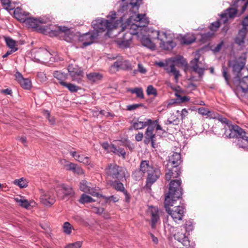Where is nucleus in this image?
Here are the masks:
<instances>
[{"label":"nucleus","mask_w":248,"mask_h":248,"mask_svg":"<svg viewBox=\"0 0 248 248\" xmlns=\"http://www.w3.org/2000/svg\"><path fill=\"white\" fill-rule=\"evenodd\" d=\"M223 45V42H221L220 43H219L214 49V51L217 52H219L221 48H222V46Z\"/></svg>","instance_id":"69168bd1"},{"label":"nucleus","mask_w":248,"mask_h":248,"mask_svg":"<svg viewBox=\"0 0 248 248\" xmlns=\"http://www.w3.org/2000/svg\"><path fill=\"white\" fill-rule=\"evenodd\" d=\"M143 104H142V103H140V104H132V105H130L127 106V107H126L127 108L126 109L128 110L131 111V110H135V109L138 108L139 107H143Z\"/></svg>","instance_id":"8fccbe9b"},{"label":"nucleus","mask_w":248,"mask_h":248,"mask_svg":"<svg viewBox=\"0 0 248 248\" xmlns=\"http://www.w3.org/2000/svg\"><path fill=\"white\" fill-rule=\"evenodd\" d=\"M79 188L84 192L87 193L93 196L96 197L100 196L98 192V189L95 187L92 186L91 184L86 180H82L80 182Z\"/></svg>","instance_id":"ddd939ff"},{"label":"nucleus","mask_w":248,"mask_h":248,"mask_svg":"<svg viewBox=\"0 0 248 248\" xmlns=\"http://www.w3.org/2000/svg\"><path fill=\"white\" fill-rule=\"evenodd\" d=\"M168 172L165 174V179L167 181L170 180L172 178H176L181 173L180 167H172V168H167Z\"/></svg>","instance_id":"4be33fe9"},{"label":"nucleus","mask_w":248,"mask_h":248,"mask_svg":"<svg viewBox=\"0 0 248 248\" xmlns=\"http://www.w3.org/2000/svg\"><path fill=\"white\" fill-rule=\"evenodd\" d=\"M14 200L19 206L27 209H30L31 206L33 207L35 204V203L33 202H29L27 200L21 198H15Z\"/></svg>","instance_id":"cd10ccee"},{"label":"nucleus","mask_w":248,"mask_h":248,"mask_svg":"<svg viewBox=\"0 0 248 248\" xmlns=\"http://www.w3.org/2000/svg\"><path fill=\"white\" fill-rule=\"evenodd\" d=\"M153 121L150 119H145L144 121H139V119L134 120L132 124V128L135 130L142 129L148 125H150L152 124Z\"/></svg>","instance_id":"5701e85b"},{"label":"nucleus","mask_w":248,"mask_h":248,"mask_svg":"<svg viewBox=\"0 0 248 248\" xmlns=\"http://www.w3.org/2000/svg\"><path fill=\"white\" fill-rule=\"evenodd\" d=\"M62 86L67 88L69 91L72 93L77 92L79 89L78 86L66 82Z\"/></svg>","instance_id":"79ce46f5"},{"label":"nucleus","mask_w":248,"mask_h":248,"mask_svg":"<svg viewBox=\"0 0 248 248\" xmlns=\"http://www.w3.org/2000/svg\"><path fill=\"white\" fill-rule=\"evenodd\" d=\"M186 65L187 63L184 58L181 56H177L169 60L165 66V70L169 75L174 77L176 82H178L179 78L181 76L179 71L176 67L179 65Z\"/></svg>","instance_id":"20e7f679"},{"label":"nucleus","mask_w":248,"mask_h":248,"mask_svg":"<svg viewBox=\"0 0 248 248\" xmlns=\"http://www.w3.org/2000/svg\"><path fill=\"white\" fill-rule=\"evenodd\" d=\"M181 184L182 181L180 179L170 181L169 184V192L165 199L167 204H170V201H177L181 197L183 194Z\"/></svg>","instance_id":"39448f33"},{"label":"nucleus","mask_w":248,"mask_h":248,"mask_svg":"<svg viewBox=\"0 0 248 248\" xmlns=\"http://www.w3.org/2000/svg\"><path fill=\"white\" fill-rule=\"evenodd\" d=\"M176 96L177 97V99L179 100L180 102H185L189 100L188 97L186 96H181L177 93L176 94Z\"/></svg>","instance_id":"13d9d810"},{"label":"nucleus","mask_w":248,"mask_h":248,"mask_svg":"<svg viewBox=\"0 0 248 248\" xmlns=\"http://www.w3.org/2000/svg\"><path fill=\"white\" fill-rule=\"evenodd\" d=\"M196 38L193 35L187 34L184 36L181 39V44L189 45L195 41Z\"/></svg>","instance_id":"72a5a7b5"},{"label":"nucleus","mask_w":248,"mask_h":248,"mask_svg":"<svg viewBox=\"0 0 248 248\" xmlns=\"http://www.w3.org/2000/svg\"><path fill=\"white\" fill-rule=\"evenodd\" d=\"M132 67L130 62L127 60H122V62L121 64V69L123 70H131Z\"/></svg>","instance_id":"49530a36"},{"label":"nucleus","mask_w":248,"mask_h":248,"mask_svg":"<svg viewBox=\"0 0 248 248\" xmlns=\"http://www.w3.org/2000/svg\"><path fill=\"white\" fill-rule=\"evenodd\" d=\"M102 147L106 150L111 152V145H109L108 142H104L102 144Z\"/></svg>","instance_id":"680f3d73"},{"label":"nucleus","mask_w":248,"mask_h":248,"mask_svg":"<svg viewBox=\"0 0 248 248\" xmlns=\"http://www.w3.org/2000/svg\"><path fill=\"white\" fill-rule=\"evenodd\" d=\"M245 38L237 36L235 39V43L239 45H242L244 43V39Z\"/></svg>","instance_id":"052dcab7"},{"label":"nucleus","mask_w":248,"mask_h":248,"mask_svg":"<svg viewBox=\"0 0 248 248\" xmlns=\"http://www.w3.org/2000/svg\"><path fill=\"white\" fill-rule=\"evenodd\" d=\"M234 146L238 148H242L246 151L248 150V136L245 131L242 136H239L233 142Z\"/></svg>","instance_id":"4468645a"},{"label":"nucleus","mask_w":248,"mask_h":248,"mask_svg":"<svg viewBox=\"0 0 248 248\" xmlns=\"http://www.w3.org/2000/svg\"><path fill=\"white\" fill-rule=\"evenodd\" d=\"M147 128L145 132V140L144 142L146 144H148L151 140H153V139H155V135L154 134V127L150 125H148Z\"/></svg>","instance_id":"c85d7f7f"},{"label":"nucleus","mask_w":248,"mask_h":248,"mask_svg":"<svg viewBox=\"0 0 248 248\" xmlns=\"http://www.w3.org/2000/svg\"><path fill=\"white\" fill-rule=\"evenodd\" d=\"M237 10L235 8H229L220 15L221 21L224 24L228 22L229 19H233L236 16Z\"/></svg>","instance_id":"aec40b11"},{"label":"nucleus","mask_w":248,"mask_h":248,"mask_svg":"<svg viewBox=\"0 0 248 248\" xmlns=\"http://www.w3.org/2000/svg\"><path fill=\"white\" fill-rule=\"evenodd\" d=\"M222 75H223V77H224V78L226 82V83L228 85H229V84L230 76L228 73L227 68L225 66H223V67H222Z\"/></svg>","instance_id":"de8ad7c7"},{"label":"nucleus","mask_w":248,"mask_h":248,"mask_svg":"<svg viewBox=\"0 0 248 248\" xmlns=\"http://www.w3.org/2000/svg\"><path fill=\"white\" fill-rule=\"evenodd\" d=\"M224 130L223 135L225 138L236 139L242 136L245 132L244 130L236 124H229L224 125Z\"/></svg>","instance_id":"1a4fd4ad"},{"label":"nucleus","mask_w":248,"mask_h":248,"mask_svg":"<svg viewBox=\"0 0 248 248\" xmlns=\"http://www.w3.org/2000/svg\"><path fill=\"white\" fill-rule=\"evenodd\" d=\"M161 174V171L158 168H155L151 173H148L145 186L150 189L151 186L159 178Z\"/></svg>","instance_id":"2eb2a0df"},{"label":"nucleus","mask_w":248,"mask_h":248,"mask_svg":"<svg viewBox=\"0 0 248 248\" xmlns=\"http://www.w3.org/2000/svg\"><path fill=\"white\" fill-rule=\"evenodd\" d=\"M63 232L65 233H66L67 234H70L71 233L72 226L69 222H65L63 224Z\"/></svg>","instance_id":"09e8293b"},{"label":"nucleus","mask_w":248,"mask_h":248,"mask_svg":"<svg viewBox=\"0 0 248 248\" xmlns=\"http://www.w3.org/2000/svg\"><path fill=\"white\" fill-rule=\"evenodd\" d=\"M238 82L242 90L245 92L248 90V76H246L240 79V78H234V82Z\"/></svg>","instance_id":"c756f323"},{"label":"nucleus","mask_w":248,"mask_h":248,"mask_svg":"<svg viewBox=\"0 0 248 248\" xmlns=\"http://www.w3.org/2000/svg\"><path fill=\"white\" fill-rule=\"evenodd\" d=\"M82 246V242L77 241L75 243L69 244L65 247V248H80Z\"/></svg>","instance_id":"3c124183"},{"label":"nucleus","mask_w":248,"mask_h":248,"mask_svg":"<svg viewBox=\"0 0 248 248\" xmlns=\"http://www.w3.org/2000/svg\"><path fill=\"white\" fill-rule=\"evenodd\" d=\"M174 238L179 242H181L183 246H187L189 245V241L185 231L181 230L175 235Z\"/></svg>","instance_id":"b1692460"},{"label":"nucleus","mask_w":248,"mask_h":248,"mask_svg":"<svg viewBox=\"0 0 248 248\" xmlns=\"http://www.w3.org/2000/svg\"><path fill=\"white\" fill-rule=\"evenodd\" d=\"M1 3L4 6V8L8 11L12 10L14 7L11 5L10 0H0Z\"/></svg>","instance_id":"a18cd8bd"},{"label":"nucleus","mask_w":248,"mask_h":248,"mask_svg":"<svg viewBox=\"0 0 248 248\" xmlns=\"http://www.w3.org/2000/svg\"><path fill=\"white\" fill-rule=\"evenodd\" d=\"M63 161L64 163H67V164L64 165V168L67 170H71L73 172L74 169H75L76 164L72 162H69L67 161L65 159H63Z\"/></svg>","instance_id":"37998d69"},{"label":"nucleus","mask_w":248,"mask_h":248,"mask_svg":"<svg viewBox=\"0 0 248 248\" xmlns=\"http://www.w3.org/2000/svg\"><path fill=\"white\" fill-rule=\"evenodd\" d=\"M55 78L59 80V83L63 86L66 83L65 81L67 79L68 76L66 74L59 71H55L53 73Z\"/></svg>","instance_id":"7c9ffc66"},{"label":"nucleus","mask_w":248,"mask_h":248,"mask_svg":"<svg viewBox=\"0 0 248 248\" xmlns=\"http://www.w3.org/2000/svg\"><path fill=\"white\" fill-rule=\"evenodd\" d=\"M5 41L7 46L11 49V50L17 49L16 42L10 37H5Z\"/></svg>","instance_id":"e433bc0d"},{"label":"nucleus","mask_w":248,"mask_h":248,"mask_svg":"<svg viewBox=\"0 0 248 248\" xmlns=\"http://www.w3.org/2000/svg\"><path fill=\"white\" fill-rule=\"evenodd\" d=\"M46 23V22L44 19H37L29 16L24 22L28 28L35 29L41 32L47 34L50 37L58 36L62 33H67L69 31V29L66 27L52 25L46 27L42 26L43 24Z\"/></svg>","instance_id":"f03ea898"},{"label":"nucleus","mask_w":248,"mask_h":248,"mask_svg":"<svg viewBox=\"0 0 248 248\" xmlns=\"http://www.w3.org/2000/svg\"><path fill=\"white\" fill-rule=\"evenodd\" d=\"M155 168L152 166L149 161L142 160L140 162V169L143 174L145 173L147 174L149 172L151 173V171H153Z\"/></svg>","instance_id":"bb28decb"},{"label":"nucleus","mask_w":248,"mask_h":248,"mask_svg":"<svg viewBox=\"0 0 248 248\" xmlns=\"http://www.w3.org/2000/svg\"><path fill=\"white\" fill-rule=\"evenodd\" d=\"M15 76L16 80L23 88L26 90H30L31 88V82L29 78H24L22 75L18 71L16 73Z\"/></svg>","instance_id":"6ab92c4d"},{"label":"nucleus","mask_w":248,"mask_h":248,"mask_svg":"<svg viewBox=\"0 0 248 248\" xmlns=\"http://www.w3.org/2000/svg\"><path fill=\"white\" fill-rule=\"evenodd\" d=\"M57 193L59 196L61 197L62 199L64 198L65 196H72L74 194L73 188L63 184L60 185L58 187Z\"/></svg>","instance_id":"a211bd4d"},{"label":"nucleus","mask_w":248,"mask_h":248,"mask_svg":"<svg viewBox=\"0 0 248 248\" xmlns=\"http://www.w3.org/2000/svg\"><path fill=\"white\" fill-rule=\"evenodd\" d=\"M70 154L71 155L75 158V159L85 165L90 166L93 167V165L91 164V161L90 157L88 156H84L83 155H79L77 152L75 151H70Z\"/></svg>","instance_id":"412c9836"},{"label":"nucleus","mask_w":248,"mask_h":248,"mask_svg":"<svg viewBox=\"0 0 248 248\" xmlns=\"http://www.w3.org/2000/svg\"><path fill=\"white\" fill-rule=\"evenodd\" d=\"M176 201H170V204H167L164 201V206L166 212L171 217L173 221L177 223L182 220L186 213V208L184 206L178 205L171 208L170 206H173L174 202Z\"/></svg>","instance_id":"0eeeda50"},{"label":"nucleus","mask_w":248,"mask_h":248,"mask_svg":"<svg viewBox=\"0 0 248 248\" xmlns=\"http://www.w3.org/2000/svg\"><path fill=\"white\" fill-rule=\"evenodd\" d=\"M184 228L185 229L186 232H189L191 231L193 229V226L191 222L188 221H186L185 225Z\"/></svg>","instance_id":"864d4df0"},{"label":"nucleus","mask_w":248,"mask_h":248,"mask_svg":"<svg viewBox=\"0 0 248 248\" xmlns=\"http://www.w3.org/2000/svg\"><path fill=\"white\" fill-rule=\"evenodd\" d=\"M41 202L46 206H50L55 202L53 193L49 191H42L40 196Z\"/></svg>","instance_id":"dca6fc26"},{"label":"nucleus","mask_w":248,"mask_h":248,"mask_svg":"<svg viewBox=\"0 0 248 248\" xmlns=\"http://www.w3.org/2000/svg\"><path fill=\"white\" fill-rule=\"evenodd\" d=\"M155 33L157 38L160 40V46L163 49L170 50L176 46V43L173 41V34L169 31H155Z\"/></svg>","instance_id":"423d86ee"},{"label":"nucleus","mask_w":248,"mask_h":248,"mask_svg":"<svg viewBox=\"0 0 248 248\" xmlns=\"http://www.w3.org/2000/svg\"><path fill=\"white\" fill-rule=\"evenodd\" d=\"M187 114H188L187 110L186 108L183 109L181 111V119L183 120V119H185V118L187 115Z\"/></svg>","instance_id":"338daca9"},{"label":"nucleus","mask_w":248,"mask_h":248,"mask_svg":"<svg viewBox=\"0 0 248 248\" xmlns=\"http://www.w3.org/2000/svg\"><path fill=\"white\" fill-rule=\"evenodd\" d=\"M29 13L23 11L19 7L15 9L14 15L15 17L20 22H24L29 16Z\"/></svg>","instance_id":"a878e982"},{"label":"nucleus","mask_w":248,"mask_h":248,"mask_svg":"<svg viewBox=\"0 0 248 248\" xmlns=\"http://www.w3.org/2000/svg\"><path fill=\"white\" fill-rule=\"evenodd\" d=\"M105 173L112 179H121L125 176L124 169L116 163L109 164L105 169Z\"/></svg>","instance_id":"6e6552de"},{"label":"nucleus","mask_w":248,"mask_h":248,"mask_svg":"<svg viewBox=\"0 0 248 248\" xmlns=\"http://www.w3.org/2000/svg\"><path fill=\"white\" fill-rule=\"evenodd\" d=\"M132 94H136V97L140 99H144V95L143 89L140 87H136L134 88H130L127 90Z\"/></svg>","instance_id":"2f4dec72"},{"label":"nucleus","mask_w":248,"mask_h":248,"mask_svg":"<svg viewBox=\"0 0 248 248\" xmlns=\"http://www.w3.org/2000/svg\"><path fill=\"white\" fill-rule=\"evenodd\" d=\"M245 65V61L241 57L229 62V66L232 68V72L235 76L234 78H241L242 76L241 71L244 68Z\"/></svg>","instance_id":"9d476101"},{"label":"nucleus","mask_w":248,"mask_h":248,"mask_svg":"<svg viewBox=\"0 0 248 248\" xmlns=\"http://www.w3.org/2000/svg\"><path fill=\"white\" fill-rule=\"evenodd\" d=\"M87 77L90 81L95 82L101 79L102 76L97 73H91L87 75Z\"/></svg>","instance_id":"c9c22d12"},{"label":"nucleus","mask_w":248,"mask_h":248,"mask_svg":"<svg viewBox=\"0 0 248 248\" xmlns=\"http://www.w3.org/2000/svg\"><path fill=\"white\" fill-rule=\"evenodd\" d=\"M92 26L94 29L92 33H87L83 36V38L87 41L83 43L84 46H86L93 43L97 37L99 32L104 31L107 30L108 31L117 28L115 24H113L112 22H109L108 20H106L103 18L97 19L94 20L92 23Z\"/></svg>","instance_id":"7ed1b4c3"},{"label":"nucleus","mask_w":248,"mask_h":248,"mask_svg":"<svg viewBox=\"0 0 248 248\" xmlns=\"http://www.w3.org/2000/svg\"><path fill=\"white\" fill-rule=\"evenodd\" d=\"M148 23L149 20L145 14H138L131 16L128 19L127 26L126 27L129 31L124 35L120 46L124 47H129L132 39V35H137L143 46L152 50L155 49V44L149 37L145 35L141 36L140 35V31H145L144 28Z\"/></svg>","instance_id":"f257e3e1"},{"label":"nucleus","mask_w":248,"mask_h":248,"mask_svg":"<svg viewBox=\"0 0 248 248\" xmlns=\"http://www.w3.org/2000/svg\"><path fill=\"white\" fill-rule=\"evenodd\" d=\"M143 175V174L141 173L140 169L139 170H135L132 176L136 180H140L142 176Z\"/></svg>","instance_id":"603ef678"},{"label":"nucleus","mask_w":248,"mask_h":248,"mask_svg":"<svg viewBox=\"0 0 248 248\" xmlns=\"http://www.w3.org/2000/svg\"><path fill=\"white\" fill-rule=\"evenodd\" d=\"M182 162L181 154L178 153H173L169 156L167 164V168H172V167H180V165Z\"/></svg>","instance_id":"f3484780"},{"label":"nucleus","mask_w":248,"mask_h":248,"mask_svg":"<svg viewBox=\"0 0 248 248\" xmlns=\"http://www.w3.org/2000/svg\"><path fill=\"white\" fill-rule=\"evenodd\" d=\"M104 211L103 208L94 207L93 212L97 214H101Z\"/></svg>","instance_id":"774afa93"},{"label":"nucleus","mask_w":248,"mask_h":248,"mask_svg":"<svg viewBox=\"0 0 248 248\" xmlns=\"http://www.w3.org/2000/svg\"><path fill=\"white\" fill-rule=\"evenodd\" d=\"M147 95H153L154 96H156L157 95V91L152 85H149L147 87L146 90Z\"/></svg>","instance_id":"c03bdc74"},{"label":"nucleus","mask_w":248,"mask_h":248,"mask_svg":"<svg viewBox=\"0 0 248 248\" xmlns=\"http://www.w3.org/2000/svg\"><path fill=\"white\" fill-rule=\"evenodd\" d=\"M247 31V29L246 28H242V29L239 31L237 36L245 38Z\"/></svg>","instance_id":"bf43d9fd"},{"label":"nucleus","mask_w":248,"mask_h":248,"mask_svg":"<svg viewBox=\"0 0 248 248\" xmlns=\"http://www.w3.org/2000/svg\"><path fill=\"white\" fill-rule=\"evenodd\" d=\"M111 152L119 156L121 155L123 158H125L126 153L122 148L119 147L117 148L114 144H111Z\"/></svg>","instance_id":"473e14b6"},{"label":"nucleus","mask_w":248,"mask_h":248,"mask_svg":"<svg viewBox=\"0 0 248 248\" xmlns=\"http://www.w3.org/2000/svg\"><path fill=\"white\" fill-rule=\"evenodd\" d=\"M68 71L73 81L78 83L81 81L84 75L81 68L79 67L78 65L71 64L68 67Z\"/></svg>","instance_id":"9b49d317"},{"label":"nucleus","mask_w":248,"mask_h":248,"mask_svg":"<svg viewBox=\"0 0 248 248\" xmlns=\"http://www.w3.org/2000/svg\"><path fill=\"white\" fill-rule=\"evenodd\" d=\"M198 112L202 116H207L211 118H213L211 115L212 112L205 108L202 107L199 108L198 110Z\"/></svg>","instance_id":"a19ab883"},{"label":"nucleus","mask_w":248,"mask_h":248,"mask_svg":"<svg viewBox=\"0 0 248 248\" xmlns=\"http://www.w3.org/2000/svg\"><path fill=\"white\" fill-rule=\"evenodd\" d=\"M95 201L90 196L82 194L79 200V202L81 203H89L94 202Z\"/></svg>","instance_id":"58836bf2"},{"label":"nucleus","mask_w":248,"mask_h":248,"mask_svg":"<svg viewBox=\"0 0 248 248\" xmlns=\"http://www.w3.org/2000/svg\"><path fill=\"white\" fill-rule=\"evenodd\" d=\"M199 61V57L194 58L190 61V64L191 65V68L194 72L197 73L199 77H201L204 74V68L201 67L198 65Z\"/></svg>","instance_id":"393cba45"},{"label":"nucleus","mask_w":248,"mask_h":248,"mask_svg":"<svg viewBox=\"0 0 248 248\" xmlns=\"http://www.w3.org/2000/svg\"><path fill=\"white\" fill-rule=\"evenodd\" d=\"M147 216L150 217L151 227L155 228L156 224L160 220V215L158 208L156 207L150 206L147 211Z\"/></svg>","instance_id":"f8f14e48"},{"label":"nucleus","mask_w":248,"mask_h":248,"mask_svg":"<svg viewBox=\"0 0 248 248\" xmlns=\"http://www.w3.org/2000/svg\"><path fill=\"white\" fill-rule=\"evenodd\" d=\"M111 185L117 191L123 192L125 190L124 185L117 181L112 182Z\"/></svg>","instance_id":"4c0bfd02"},{"label":"nucleus","mask_w":248,"mask_h":248,"mask_svg":"<svg viewBox=\"0 0 248 248\" xmlns=\"http://www.w3.org/2000/svg\"><path fill=\"white\" fill-rule=\"evenodd\" d=\"M116 14L114 11H111L109 13V15L107 16L108 18H109L110 19L108 20L109 22H112L113 24H115V25L117 26V27L118 26V24L120 23V21H115V19L116 18Z\"/></svg>","instance_id":"ea45409f"},{"label":"nucleus","mask_w":248,"mask_h":248,"mask_svg":"<svg viewBox=\"0 0 248 248\" xmlns=\"http://www.w3.org/2000/svg\"><path fill=\"white\" fill-rule=\"evenodd\" d=\"M138 71L139 72L142 74H145L146 72V69L140 63L138 64Z\"/></svg>","instance_id":"e2e57ef3"},{"label":"nucleus","mask_w":248,"mask_h":248,"mask_svg":"<svg viewBox=\"0 0 248 248\" xmlns=\"http://www.w3.org/2000/svg\"><path fill=\"white\" fill-rule=\"evenodd\" d=\"M73 172L78 175H84L85 174L84 170L77 164H76L75 166V169H74Z\"/></svg>","instance_id":"6e6d98bb"},{"label":"nucleus","mask_w":248,"mask_h":248,"mask_svg":"<svg viewBox=\"0 0 248 248\" xmlns=\"http://www.w3.org/2000/svg\"><path fill=\"white\" fill-rule=\"evenodd\" d=\"M13 184L19 186L21 188H25L27 187L28 182L26 179L21 178L18 179H16L13 182Z\"/></svg>","instance_id":"f704fd0d"},{"label":"nucleus","mask_w":248,"mask_h":248,"mask_svg":"<svg viewBox=\"0 0 248 248\" xmlns=\"http://www.w3.org/2000/svg\"><path fill=\"white\" fill-rule=\"evenodd\" d=\"M122 60L123 59H120L117 60L115 62H114L113 64L112 65V67L116 68L117 70L119 69H121Z\"/></svg>","instance_id":"4d7b16f0"},{"label":"nucleus","mask_w":248,"mask_h":248,"mask_svg":"<svg viewBox=\"0 0 248 248\" xmlns=\"http://www.w3.org/2000/svg\"><path fill=\"white\" fill-rule=\"evenodd\" d=\"M220 24V22L218 21H217L215 22L212 23L210 26L209 28L212 31H216L219 27Z\"/></svg>","instance_id":"5fc2aeb1"},{"label":"nucleus","mask_w":248,"mask_h":248,"mask_svg":"<svg viewBox=\"0 0 248 248\" xmlns=\"http://www.w3.org/2000/svg\"><path fill=\"white\" fill-rule=\"evenodd\" d=\"M143 137V133L142 132H139L137 134L135 135V140L137 141H140L142 140Z\"/></svg>","instance_id":"0e129e2a"}]
</instances>
